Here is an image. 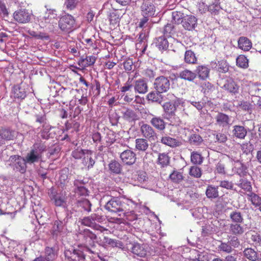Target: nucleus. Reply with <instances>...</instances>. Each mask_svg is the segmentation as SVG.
I'll list each match as a JSON object with an SVG mask.
<instances>
[{
    "label": "nucleus",
    "mask_w": 261,
    "mask_h": 261,
    "mask_svg": "<svg viewBox=\"0 0 261 261\" xmlns=\"http://www.w3.org/2000/svg\"><path fill=\"white\" fill-rule=\"evenodd\" d=\"M181 104V100L175 97L171 101L166 102L163 105L162 107L167 120H171L175 118V113Z\"/></svg>",
    "instance_id": "obj_1"
},
{
    "label": "nucleus",
    "mask_w": 261,
    "mask_h": 261,
    "mask_svg": "<svg viewBox=\"0 0 261 261\" xmlns=\"http://www.w3.org/2000/svg\"><path fill=\"white\" fill-rule=\"evenodd\" d=\"M75 19L73 16L67 14L62 16L59 21L60 29L65 32H70L75 28Z\"/></svg>",
    "instance_id": "obj_2"
},
{
    "label": "nucleus",
    "mask_w": 261,
    "mask_h": 261,
    "mask_svg": "<svg viewBox=\"0 0 261 261\" xmlns=\"http://www.w3.org/2000/svg\"><path fill=\"white\" fill-rule=\"evenodd\" d=\"M221 88L226 93L233 96L239 94L240 90V85L232 78L226 79Z\"/></svg>",
    "instance_id": "obj_3"
},
{
    "label": "nucleus",
    "mask_w": 261,
    "mask_h": 261,
    "mask_svg": "<svg viewBox=\"0 0 261 261\" xmlns=\"http://www.w3.org/2000/svg\"><path fill=\"white\" fill-rule=\"evenodd\" d=\"M79 239L85 246H94L97 239L96 235L89 229H84L79 233Z\"/></svg>",
    "instance_id": "obj_4"
},
{
    "label": "nucleus",
    "mask_w": 261,
    "mask_h": 261,
    "mask_svg": "<svg viewBox=\"0 0 261 261\" xmlns=\"http://www.w3.org/2000/svg\"><path fill=\"white\" fill-rule=\"evenodd\" d=\"M140 132L142 136L150 142L155 141L157 138V134L152 126L148 124L140 123Z\"/></svg>",
    "instance_id": "obj_5"
},
{
    "label": "nucleus",
    "mask_w": 261,
    "mask_h": 261,
    "mask_svg": "<svg viewBox=\"0 0 261 261\" xmlns=\"http://www.w3.org/2000/svg\"><path fill=\"white\" fill-rule=\"evenodd\" d=\"M8 161L10 162V166H13L16 170L22 173L25 172L27 163L25 159L18 155H11L10 156Z\"/></svg>",
    "instance_id": "obj_6"
},
{
    "label": "nucleus",
    "mask_w": 261,
    "mask_h": 261,
    "mask_svg": "<svg viewBox=\"0 0 261 261\" xmlns=\"http://www.w3.org/2000/svg\"><path fill=\"white\" fill-rule=\"evenodd\" d=\"M154 89L159 93H164L168 91L170 88V83L168 77L160 76L155 79L154 84Z\"/></svg>",
    "instance_id": "obj_7"
},
{
    "label": "nucleus",
    "mask_w": 261,
    "mask_h": 261,
    "mask_svg": "<svg viewBox=\"0 0 261 261\" xmlns=\"http://www.w3.org/2000/svg\"><path fill=\"white\" fill-rule=\"evenodd\" d=\"M64 255L69 261H85V259L83 252L79 249H66L64 251Z\"/></svg>",
    "instance_id": "obj_8"
},
{
    "label": "nucleus",
    "mask_w": 261,
    "mask_h": 261,
    "mask_svg": "<svg viewBox=\"0 0 261 261\" xmlns=\"http://www.w3.org/2000/svg\"><path fill=\"white\" fill-rule=\"evenodd\" d=\"M32 14L25 9H19L13 14L15 21L20 23H27L30 21Z\"/></svg>",
    "instance_id": "obj_9"
},
{
    "label": "nucleus",
    "mask_w": 261,
    "mask_h": 261,
    "mask_svg": "<svg viewBox=\"0 0 261 261\" xmlns=\"http://www.w3.org/2000/svg\"><path fill=\"white\" fill-rule=\"evenodd\" d=\"M141 13L142 16H153L155 13V7L153 0H145L141 7Z\"/></svg>",
    "instance_id": "obj_10"
},
{
    "label": "nucleus",
    "mask_w": 261,
    "mask_h": 261,
    "mask_svg": "<svg viewBox=\"0 0 261 261\" xmlns=\"http://www.w3.org/2000/svg\"><path fill=\"white\" fill-rule=\"evenodd\" d=\"M197 21V19L194 15H186L182 20L181 25L185 30L192 31L196 26Z\"/></svg>",
    "instance_id": "obj_11"
},
{
    "label": "nucleus",
    "mask_w": 261,
    "mask_h": 261,
    "mask_svg": "<svg viewBox=\"0 0 261 261\" xmlns=\"http://www.w3.org/2000/svg\"><path fill=\"white\" fill-rule=\"evenodd\" d=\"M120 158L125 164L131 165L134 164L136 161V154L130 149H127L120 154Z\"/></svg>",
    "instance_id": "obj_12"
},
{
    "label": "nucleus",
    "mask_w": 261,
    "mask_h": 261,
    "mask_svg": "<svg viewBox=\"0 0 261 261\" xmlns=\"http://www.w3.org/2000/svg\"><path fill=\"white\" fill-rule=\"evenodd\" d=\"M106 210L112 212L123 211L122 206L119 199L112 198L105 205Z\"/></svg>",
    "instance_id": "obj_13"
},
{
    "label": "nucleus",
    "mask_w": 261,
    "mask_h": 261,
    "mask_svg": "<svg viewBox=\"0 0 261 261\" xmlns=\"http://www.w3.org/2000/svg\"><path fill=\"white\" fill-rule=\"evenodd\" d=\"M210 69L206 65H199L196 67L195 73L196 76L201 80H206L210 77Z\"/></svg>",
    "instance_id": "obj_14"
},
{
    "label": "nucleus",
    "mask_w": 261,
    "mask_h": 261,
    "mask_svg": "<svg viewBox=\"0 0 261 261\" xmlns=\"http://www.w3.org/2000/svg\"><path fill=\"white\" fill-rule=\"evenodd\" d=\"M150 124L156 129L163 131L166 128V122L160 116H154L150 121Z\"/></svg>",
    "instance_id": "obj_15"
},
{
    "label": "nucleus",
    "mask_w": 261,
    "mask_h": 261,
    "mask_svg": "<svg viewBox=\"0 0 261 261\" xmlns=\"http://www.w3.org/2000/svg\"><path fill=\"white\" fill-rule=\"evenodd\" d=\"M74 186L75 187L74 192L80 196H87L88 195V190L85 186V183L78 179L74 181Z\"/></svg>",
    "instance_id": "obj_16"
},
{
    "label": "nucleus",
    "mask_w": 261,
    "mask_h": 261,
    "mask_svg": "<svg viewBox=\"0 0 261 261\" xmlns=\"http://www.w3.org/2000/svg\"><path fill=\"white\" fill-rule=\"evenodd\" d=\"M26 91L24 88H22L19 85H15L11 91V97L14 99H24L26 97Z\"/></svg>",
    "instance_id": "obj_17"
},
{
    "label": "nucleus",
    "mask_w": 261,
    "mask_h": 261,
    "mask_svg": "<svg viewBox=\"0 0 261 261\" xmlns=\"http://www.w3.org/2000/svg\"><path fill=\"white\" fill-rule=\"evenodd\" d=\"M86 154L82 160V164L88 169L92 168L94 164L95 160L93 158V151L90 150H87Z\"/></svg>",
    "instance_id": "obj_18"
},
{
    "label": "nucleus",
    "mask_w": 261,
    "mask_h": 261,
    "mask_svg": "<svg viewBox=\"0 0 261 261\" xmlns=\"http://www.w3.org/2000/svg\"><path fill=\"white\" fill-rule=\"evenodd\" d=\"M58 15L56 11L53 9L47 10L44 16L40 19L41 22L44 21L45 23H52L55 19H57Z\"/></svg>",
    "instance_id": "obj_19"
},
{
    "label": "nucleus",
    "mask_w": 261,
    "mask_h": 261,
    "mask_svg": "<svg viewBox=\"0 0 261 261\" xmlns=\"http://www.w3.org/2000/svg\"><path fill=\"white\" fill-rule=\"evenodd\" d=\"M134 89L136 92L139 94H145L148 91V85L145 80L139 79L136 81Z\"/></svg>",
    "instance_id": "obj_20"
},
{
    "label": "nucleus",
    "mask_w": 261,
    "mask_h": 261,
    "mask_svg": "<svg viewBox=\"0 0 261 261\" xmlns=\"http://www.w3.org/2000/svg\"><path fill=\"white\" fill-rule=\"evenodd\" d=\"M238 47L244 51H249L252 47V42L246 37H241L238 41Z\"/></svg>",
    "instance_id": "obj_21"
},
{
    "label": "nucleus",
    "mask_w": 261,
    "mask_h": 261,
    "mask_svg": "<svg viewBox=\"0 0 261 261\" xmlns=\"http://www.w3.org/2000/svg\"><path fill=\"white\" fill-rule=\"evenodd\" d=\"M161 142L172 148L179 146L181 144L180 142L177 139L167 136L162 137Z\"/></svg>",
    "instance_id": "obj_22"
},
{
    "label": "nucleus",
    "mask_w": 261,
    "mask_h": 261,
    "mask_svg": "<svg viewBox=\"0 0 261 261\" xmlns=\"http://www.w3.org/2000/svg\"><path fill=\"white\" fill-rule=\"evenodd\" d=\"M205 194L208 199H213L217 198L219 195L218 187L212 185H208L206 189Z\"/></svg>",
    "instance_id": "obj_23"
},
{
    "label": "nucleus",
    "mask_w": 261,
    "mask_h": 261,
    "mask_svg": "<svg viewBox=\"0 0 261 261\" xmlns=\"http://www.w3.org/2000/svg\"><path fill=\"white\" fill-rule=\"evenodd\" d=\"M248 92L252 96L261 98V83H255L249 85Z\"/></svg>",
    "instance_id": "obj_24"
},
{
    "label": "nucleus",
    "mask_w": 261,
    "mask_h": 261,
    "mask_svg": "<svg viewBox=\"0 0 261 261\" xmlns=\"http://www.w3.org/2000/svg\"><path fill=\"white\" fill-rule=\"evenodd\" d=\"M41 155L35 149H32L27 155L25 161L27 163L32 164L38 162L41 159Z\"/></svg>",
    "instance_id": "obj_25"
},
{
    "label": "nucleus",
    "mask_w": 261,
    "mask_h": 261,
    "mask_svg": "<svg viewBox=\"0 0 261 261\" xmlns=\"http://www.w3.org/2000/svg\"><path fill=\"white\" fill-rule=\"evenodd\" d=\"M215 119L217 123L223 127L227 126L229 124L230 120L228 115L221 112L217 114L215 117Z\"/></svg>",
    "instance_id": "obj_26"
},
{
    "label": "nucleus",
    "mask_w": 261,
    "mask_h": 261,
    "mask_svg": "<svg viewBox=\"0 0 261 261\" xmlns=\"http://www.w3.org/2000/svg\"><path fill=\"white\" fill-rule=\"evenodd\" d=\"M233 135L239 139H244L247 135V130L243 126L241 125H235L233 126V129L232 130Z\"/></svg>",
    "instance_id": "obj_27"
},
{
    "label": "nucleus",
    "mask_w": 261,
    "mask_h": 261,
    "mask_svg": "<svg viewBox=\"0 0 261 261\" xmlns=\"http://www.w3.org/2000/svg\"><path fill=\"white\" fill-rule=\"evenodd\" d=\"M185 62L188 64H196L197 63V58L194 51L187 50L185 53Z\"/></svg>",
    "instance_id": "obj_28"
},
{
    "label": "nucleus",
    "mask_w": 261,
    "mask_h": 261,
    "mask_svg": "<svg viewBox=\"0 0 261 261\" xmlns=\"http://www.w3.org/2000/svg\"><path fill=\"white\" fill-rule=\"evenodd\" d=\"M229 232L235 236H241L244 232V228L241 223H231L229 225Z\"/></svg>",
    "instance_id": "obj_29"
},
{
    "label": "nucleus",
    "mask_w": 261,
    "mask_h": 261,
    "mask_svg": "<svg viewBox=\"0 0 261 261\" xmlns=\"http://www.w3.org/2000/svg\"><path fill=\"white\" fill-rule=\"evenodd\" d=\"M179 77L189 82H193L196 78V74L188 69H185L180 72Z\"/></svg>",
    "instance_id": "obj_30"
},
{
    "label": "nucleus",
    "mask_w": 261,
    "mask_h": 261,
    "mask_svg": "<svg viewBox=\"0 0 261 261\" xmlns=\"http://www.w3.org/2000/svg\"><path fill=\"white\" fill-rule=\"evenodd\" d=\"M244 256L250 261H256L258 259L257 252L253 249L248 248L243 251Z\"/></svg>",
    "instance_id": "obj_31"
},
{
    "label": "nucleus",
    "mask_w": 261,
    "mask_h": 261,
    "mask_svg": "<svg viewBox=\"0 0 261 261\" xmlns=\"http://www.w3.org/2000/svg\"><path fill=\"white\" fill-rule=\"evenodd\" d=\"M0 133L3 138L4 144H5V141L12 140L15 137L14 132L8 128H2L0 130Z\"/></svg>",
    "instance_id": "obj_32"
},
{
    "label": "nucleus",
    "mask_w": 261,
    "mask_h": 261,
    "mask_svg": "<svg viewBox=\"0 0 261 261\" xmlns=\"http://www.w3.org/2000/svg\"><path fill=\"white\" fill-rule=\"evenodd\" d=\"M148 140L146 138H138L135 140L136 148L139 151H145L148 148Z\"/></svg>",
    "instance_id": "obj_33"
},
{
    "label": "nucleus",
    "mask_w": 261,
    "mask_h": 261,
    "mask_svg": "<svg viewBox=\"0 0 261 261\" xmlns=\"http://www.w3.org/2000/svg\"><path fill=\"white\" fill-rule=\"evenodd\" d=\"M155 44L156 47L161 51L166 50L169 46L168 41L164 36L156 38Z\"/></svg>",
    "instance_id": "obj_34"
},
{
    "label": "nucleus",
    "mask_w": 261,
    "mask_h": 261,
    "mask_svg": "<svg viewBox=\"0 0 261 261\" xmlns=\"http://www.w3.org/2000/svg\"><path fill=\"white\" fill-rule=\"evenodd\" d=\"M170 158L166 153H159L157 160V164L161 167H164L169 165Z\"/></svg>",
    "instance_id": "obj_35"
},
{
    "label": "nucleus",
    "mask_w": 261,
    "mask_h": 261,
    "mask_svg": "<svg viewBox=\"0 0 261 261\" xmlns=\"http://www.w3.org/2000/svg\"><path fill=\"white\" fill-rule=\"evenodd\" d=\"M121 17L122 15L116 10L111 12L109 15L110 25L115 26L119 24Z\"/></svg>",
    "instance_id": "obj_36"
},
{
    "label": "nucleus",
    "mask_w": 261,
    "mask_h": 261,
    "mask_svg": "<svg viewBox=\"0 0 261 261\" xmlns=\"http://www.w3.org/2000/svg\"><path fill=\"white\" fill-rule=\"evenodd\" d=\"M236 65L241 68H247L249 66V60L245 55H240L236 59Z\"/></svg>",
    "instance_id": "obj_37"
},
{
    "label": "nucleus",
    "mask_w": 261,
    "mask_h": 261,
    "mask_svg": "<svg viewBox=\"0 0 261 261\" xmlns=\"http://www.w3.org/2000/svg\"><path fill=\"white\" fill-rule=\"evenodd\" d=\"M132 252L134 254L138 256L143 257L146 254V251L144 248L139 243H135L132 248Z\"/></svg>",
    "instance_id": "obj_38"
},
{
    "label": "nucleus",
    "mask_w": 261,
    "mask_h": 261,
    "mask_svg": "<svg viewBox=\"0 0 261 261\" xmlns=\"http://www.w3.org/2000/svg\"><path fill=\"white\" fill-rule=\"evenodd\" d=\"M169 178L173 182L179 184L184 179L183 173L177 170H173L170 174Z\"/></svg>",
    "instance_id": "obj_39"
},
{
    "label": "nucleus",
    "mask_w": 261,
    "mask_h": 261,
    "mask_svg": "<svg viewBox=\"0 0 261 261\" xmlns=\"http://www.w3.org/2000/svg\"><path fill=\"white\" fill-rule=\"evenodd\" d=\"M247 198L255 207L261 204V197L254 193L251 192L247 195Z\"/></svg>",
    "instance_id": "obj_40"
},
{
    "label": "nucleus",
    "mask_w": 261,
    "mask_h": 261,
    "mask_svg": "<svg viewBox=\"0 0 261 261\" xmlns=\"http://www.w3.org/2000/svg\"><path fill=\"white\" fill-rule=\"evenodd\" d=\"M230 218L234 223H242L244 221L243 217L241 212L233 211L230 214Z\"/></svg>",
    "instance_id": "obj_41"
},
{
    "label": "nucleus",
    "mask_w": 261,
    "mask_h": 261,
    "mask_svg": "<svg viewBox=\"0 0 261 261\" xmlns=\"http://www.w3.org/2000/svg\"><path fill=\"white\" fill-rule=\"evenodd\" d=\"M76 205L77 207H81L87 212H90L91 210V204L87 199L83 198L77 201Z\"/></svg>",
    "instance_id": "obj_42"
},
{
    "label": "nucleus",
    "mask_w": 261,
    "mask_h": 261,
    "mask_svg": "<svg viewBox=\"0 0 261 261\" xmlns=\"http://www.w3.org/2000/svg\"><path fill=\"white\" fill-rule=\"evenodd\" d=\"M172 22L175 24H181L182 20L184 19L185 15L184 13L178 12L174 11L172 13Z\"/></svg>",
    "instance_id": "obj_43"
},
{
    "label": "nucleus",
    "mask_w": 261,
    "mask_h": 261,
    "mask_svg": "<svg viewBox=\"0 0 261 261\" xmlns=\"http://www.w3.org/2000/svg\"><path fill=\"white\" fill-rule=\"evenodd\" d=\"M96 214H92L90 216L84 218L81 221V224L83 225L92 227L97 218Z\"/></svg>",
    "instance_id": "obj_44"
},
{
    "label": "nucleus",
    "mask_w": 261,
    "mask_h": 261,
    "mask_svg": "<svg viewBox=\"0 0 261 261\" xmlns=\"http://www.w3.org/2000/svg\"><path fill=\"white\" fill-rule=\"evenodd\" d=\"M45 259L47 261L54 260L57 254L53 248L47 247L45 249Z\"/></svg>",
    "instance_id": "obj_45"
},
{
    "label": "nucleus",
    "mask_w": 261,
    "mask_h": 261,
    "mask_svg": "<svg viewBox=\"0 0 261 261\" xmlns=\"http://www.w3.org/2000/svg\"><path fill=\"white\" fill-rule=\"evenodd\" d=\"M42 129L40 131V135L41 137L43 139L48 140L50 137V130L51 128V126L50 125L48 124H44L42 125Z\"/></svg>",
    "instance_id": "obj_46"
},
{
    "label": "nucleus",
    "mask_w": 261,
    "mask_h": 261,
    "mask_svg": "<svg viewBox=\"0 0 261 261\" xmlns=\"http://www.w3.org/2000/svg\"><path fill=\"white\" fill-rule=\"evenodd\" d=\"M63 229V222L59 220H56L54 223L51 233L53 235H58L59 233L62 232Z\"/></svg>",
    "instance_id": "obj_47"
},
{
    "label": "nucleus",
    "mask_w": 261,
    "mask_h": 261,
    "mask_svg": "<svg viewBox=\"0 0 261 261\" xmlns=\"http://www.w3.org/2000/svg\"><path fill=\"white\" fill-rule=\"evenodd\" d=\"M191 161L195 165H201L203 162V158L201 154L193 151L191 154Z\"/></svg>",
    "instance_id": "obj_48"
},
{
    "label": "nucleus",
    "mask_w": 261,
    "mask_h": 261,
    "mask_svg": "<svg viewBox=\"0 0 261 261\" xmlns=\"http://www.w3.org/2000/svg\"><path fill=\"white\" fill-rule=\"evenodd\" d=\"M96 60V58L94 56H86L81 60V63L84 67H87L93 65Z\"/></svg>",
    "instance_id": "obj_49"
},
{
    "label": "nucleus",
    "mask_w": 261,
    "mask_h": 261,
    "mask_svg": "<svg viewBox=\"0 0 261 261\" xmlns=\"http://www.w3.org/2000/svg\"><path fill=\"white\" fill-rule=\"evenodd\" d=\"M109 169L111 172L119 174L121 171V166L118 162L113 161L109 164Z\"/></svg>",
    "instance_id": "obj_50"
},
{
    "label": "nucleus",
    "mask_w": 261,
    "mask_h": 261,
    "mask_svg": "<svg viewBox=\"0 0 261 261\" xmlns=\"http://www.w3.org/2000/svg\"><path fill=\"white\" fill-rule=\"evenodd\" d=\"M189 174L195 178H200L202 175L201 169L197 166H192L189 170Z\"/></svg>",
    "instance_id": "obj_51"
},
{
    "label": "nucleus",
    "mask_w": 261,
    "mask_h": 261,
    "mask_svg": "<svg viewBox=\"0 0 261 261\" xmlns=\"http://www.w3.org/2000/svg\"><path fill=\"white\" fill-rule=\"evenodd\" d=\"M217 69L219 72L226 73L229 70V65L225 61L221 60L217 65Z\"/></svg>",
    "instance_id": "obj_52"
},
{
    "label": "nucleus",
    "mask_w": 261,
    "mask_h": 261,
    "mask_svg": "<svg viewBox=\"0 0 261 261\" xmlns=\"http://www.w3.org/2000/svg\"><path fill=\"white\" fill-rule=\"evenodd\" d=\"M201 91L204 94H207L209 92L213 91L214 90V85L208 82H205L202 84Z\"/></svg>",
    "instance_id": "obj_53"
},
{
    "label": "nucleus",
    "mask_w": 261,
    "mask_h": 261,
    "mask_svg": "<svg viewBox=\"0 0 261 261\" xmlns=\"http://www.w3.org/2000/svg\"><path fill=\"white\" fill-rule=\"evenodd\" d=\"M54 203L57 206L65 207L66 205V198L64 196H55Z\"/></svg>",
    "instance_id": "obj_54"
},
{
    "label": "nucleus",
    "mask_w": 261,
    "mask_h": 261,
    "mask_svg": "<svg viewBox=\"0 0 261 261\" xmlns=\"http://www.w3.org/2000/svg\"><path fill=\"white\" fill-rule=\"evenodd\" d=\"M161 93H159L156 91H151L149 92L146 96V98L149 101H152L153 102H158L160 101V94Z\"/></svg>",
    "instance_id": "obj_55"
},
{
    "label": "nucleus",
    "mask_w": 261,
    "mask_h": 261,
    "mask_svg": "<svg viewBox=\"0 0 261 261\" xmlns=\"http://www.w3.org/2000/svg\"><path fill=\"white\" fill-rule=\"evenodd\" d=\"M238 186L242 188V189L246 191L247 192H251L252 191V186L251 185V182L245 179H241L240 181V183L238 185Z\"/></svg>",
    "instance_id": "obj_56"
},
{
    "label": "nucleus",
    "mask_w": 261,
    "mask_h": 261,
    "mask_svg": "<svg viewBox=\"0 0 261 261\" xmlns=\"http://www.w3.org/2000/svg\"><path fill=\"white\" fill-rule=\"evenodd\" d=\"M104 240L105 241V243L111 245L113 247H121L123 246L122 243L119 241H117L114 239H109L107 237H105Z\"/></svg>",
    "instance_id": "obj_57"
},
{
    "label": "nucleus",
    "mask_w": 261,
    "mask_h": 261,
    "mask_svg": "<svg viewBox=\"0 0 261 261\" xmlns=\"http://www.w3.org/2000/svg\"><path fill=\"white\" fill-rule=\"evenodd\" d=\"M174 27L172 24L167 23L164 28L163 32L164 35L167 37H171L174 32Z\"/></svg>",
    "instance_id": "obj_58"
},
{
    "label": "nucleus",
    "mask_w": 261,
    "mask_h": 261,
    "mask_svg": "<svg viewBox=\"0 0 261 261\" xmlns=\"http://www.w3.org/2000/svg\"><path fill=\"white\" fill-rule=\"evenodd\" d=\"M87 149H76L72 152V156L75 159H81L86 154V151Z\"/></svg>",
    "instance_id": "obj_59"
},
{
    "label": "nucleus",
    "mask_w": 261,
    "mask_h": 261,
    "mask_svg": "<svg viewBox=\"0 0 261 261\" xmlns=\"http://www.w3.org/2000/svg\"><path fill=\"white\" fill-rule=\"evenodd\" d=\"M220 9L219 1L215 0L214 3L208 6V10L212 13L216 14Z\"/></svg>",
    "instance_id": "obj_60"
},
{
    "label": "nucleus",
    "mask_w": 261,
    "mask_h": 261,
    "mask_svg": "<svg viewBox=\"0 0 261 261\" xmlns=\"http://www.w3.org/2000/svg\"><path fill=\"white\" fill-rule=\"evenodd\" d=\"M78 4V0H65V5L67 10H74Z\"/></svg>",
    "instance_id": "obj_61"
},
{
    "label": "nucleus",
    "mask_w": 261,
    "mask_h": 261,
    "mask_svg": "<svg viewBox=\"0 0 261 261\" xmlns=\"http://www.w3.org/2000/svg\"><path fill=\"white\" fill-rule=\"evenodd\" d=\"M219 250L222 252H225L227 253L231 252L232 249L231 246L226 243L222 242L218 247Z\"/></svg>",
    "instance_id": "obj_62"
},
{
    "label": "nucleus",
    "mask_w": 261,
    "mask_h": 261,
    "mask_svg": "<svg viewBox=\"0 0 261 261\" xmlns=\"http://www.w3.org/2000/svg\"><path fill=\"white\" fill-rule=\"evenodd\" d=\"M123 68L126 72L131 71L134 66L132 59L128 58L123 63Z\"/></svg>",
    "instance_id": "obj_63"
},
{
    "label": "nucleus",
    "mask_w": 261,
    "mask_h": 261,
    "mask_svg": "<svg viewBox=\"0 0 261 261\" xmlns=\"http://www.w3.org/2000/svg\"><path fill=\"white\" fill-rule=\"evenodd\" d=\"M66 88L61 86L60 88H59V90L56 91V93L53 96L55 97L57 96H61L62 98H66L68 96V94L66 92Z\"/></svg>",
    "instance_id": "obj_64"
}]
</instances>
